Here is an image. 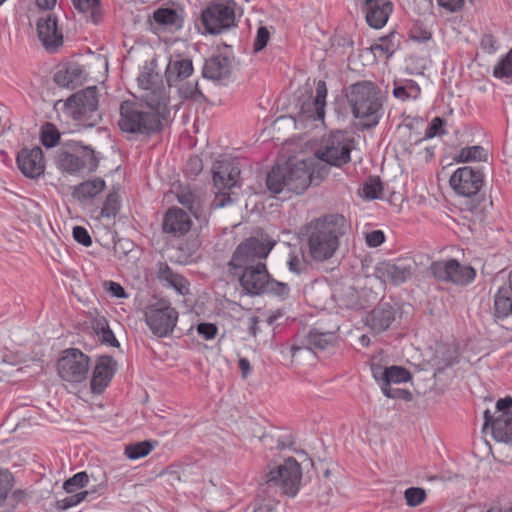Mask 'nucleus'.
<instances>
[{"label": "nucleus", "mask_w": 512, "mask_h": 512, "mask_svg": "<svg viewBox=\"0 0 512 512\" xmlns=\"http://www.w3.org/2000/svg\"><path fill=\"white\" fill-rule=\"evenodd\" d=\"M347 101L362 129L376 127L384 115V97L372 81H359L348 88Z\"/></svg>", "instance_id": "4"}, {"label": "nucleus", "mask_w": 512, "mask_h": 512, "mask_svg": "<svg viewBox=\"0 0 512 512\" xmlns=\"http://www.w3.org/2000/svg\"><path fill=\"white\" fill-rule=\"evenodd\" d=\"M449 183L456 194L472 197L481 190L484 184V174L477 167L463 166L454 171Z\"/></svg>", "instance_id": "16"}, {"label": "nucleus", "mask_w": 512, "mask_h": 512, "mask_svg": "<svg viewBox=\"0 0 512 512\" xmlns=\"http://www.w3.org/2000/svg\"><path fill=\"white\" fill-rule=\"evenodd\" d=\"M71 494L72 495L59 501V507L61 509H68L73 506H76L77 504L81 503L83 500L87 498V493H82V491L79 493Z\"/></svg>", "instance_id": "54"}, {"label": "nucleus", "mask_w": 512, "mask_h": 512, "mask_svg": "<svg viewBox=\"0 0 512 512\" xmlns=\"http://www.w3.org/2000/svg\"><path fill=\"white\" fill-rule=\"evenodd\" d=\"M429 273L439 282L465 286L474 281L475 269L470 265H462L456 259L433 261Z\"/></svg>", "instance_id": "12"}, {"label": "nucleus", "mask_w": 512, "mask_h": 512, "mask_svg": "<svg viewBox=\"0 0 512 512\" xmlns=\"http://www.w3.org/2000/svg\"><path fill=\"white\" fill-rule=\"evenodd\" d=\"M83 69L77 64H68L59 69L54 75V81L58 86L66 88H75L81 83Z\"/></svg>", "instance_id": "30"}, {"label": "nucleus", "mask_w": 512, "mask_h": 512, "mask_svg": "<svg viewBox=\"0 0 512 512\" xmlns=\"http://www.w3.org/2000/svg\"><path fill=\"white\" fill-rule=\"evenodd\" d=\"M481 47L488 53H494L497 50V41L492 34H484L481 38Z\"/></svg>", "instance_id": "57"}, {"label": "nucleus", "mask_w": 512, "mask_h": 512, "mask_svg": "<svg viewBox=\"0 0 512 512\" xmlns=\"http://www.w3.org/2000/svg\"><path fill=\"white\" fill-rule=\"evenodd\" d=\"M396 318V309L389 302H380L366 316V325L375 333L389 329Z\"/></svg>", "instance_id": "24"}, {"label": "nucleus", "mask_w": 512, "mask_h": 512, "mask_svg": "<svg viewBox=\"0 0 512 512\" xmlns=\"http://www.w3.org/2000/svg\"><path fill=\"white\" fill-rule=\"evenodd\" d=\"M90 370V358L80 349L69 348L63 351L57 362L59 377L71 384L85 381Z\"/></svg>", "instance_id": "11"}, {"label": "nucleus", "mask_w": 512, "mask_h": 512, "mask_svg": "<svg viewBox=\"0 0 512 512\" xmlns=\"http://www.w3.org/2000/svg\"><path fill=\"white\" fill-rule=\"evenodd\" d=\"M192 226V220L187 212L178 207H171L163 219V232L180 237L186 234Z\"/></svg>", "instance_id": "25"}, {"label": "nucleus", "mask_w": 512, "mask_h": 512, "mask_svg": "<svg viewBox=\"0 0 512 512\" xmlns=\"http://www.w3.org/2000/svg\"><path fill=\"white\" fill-rule=\"evenodd\" d=\"M235 25V3L232 0H216L201 13L196 23L202 34H219Z\"/></svg>", "instance_id": "8"}, {"label": "nucleus", "mask_w": 512, "mask_h": 512, "mask_svg": "<svg viewBox=\"0 0 512 512\" xmlns=\"http://www.w3.org/2000/svg\"><path fill=\"white\" fill-rule=\"evenodd\" d=\"M489 426L495 440L505 443L512 441V413H502L494 417L490 410L486 409L483 430Z\"/></svg>", "instance_id": "23"}, {"label": "nucleus", "mask_w": 512, "mask_h": 512, "mask_svg": "<svg viewBox=\"0 0 512 512\" xmlns=\"http://www.w3.org/2000/svg\"><path fill=\"white\" fill-rule=\"evenodd\" d=\"M395 38V32H391L386 36H383L379 38L378 43H374L371 46V50L376 52H381L387 56V58H390L393 56V54L397 51L399 48V43L394 41Z\"/></svg>", "instance_id": "36"}, {"label": "nucleus", "mask_w": 512, "mask_h": 512, "mask_svg": "<svg viewBox=\"0 0 512 512\" xmlns=\"http://www.w3.org/2000/svg\"><path fill=\"white\" fill-rule=\"evenodd\" d=\"M274 245V242H264L256 237L245 239L236 247L228 262L230 272L236 274L258 262H265Z\"/></svg>", "instance_id": "9"}, {"label": "nucleus", "mask_w": 512, "mask_h": 512, "mask_svg": "<svg viewBox=\"0 0 512 512\" xmlns=\"http://www.w3.org/2000/svg\"><path fill=\"white\" fill-rule=\"evenodd\" d=\"M512 315L511 286H501L494 294L493 316L495 319H505Z\"/></svg>", "instance_id": "29"}, {"label": "nucleus", "mask_w": 512, "mask_h": 512, "mask_svg": "<svg viewBox=\"0 0 512 512\" xmlns=\"http://www.w3.org/2000/svg\"><path fill=\"white\" fill-rule=\"evenodd\" d=\"M104 188L105 181L101 178H95L75 186L72 194L74 198L80 201H86L100 194Z\"/></svg>", "instance_id": "32"}, {"label": "nucleus", "mask_w": 512, "mask_h": 512, "mask_svg": "<svg viewBox=\"0 0 512 512\" xmlns=\"http://www.w3.org/2000/svg\"><path fill=\"white\" fill-rule=\"evenodd\" d=\"M199 336L205 340H212L218 333V327L214 323L202 322L196 326Z\"/></svg>", "instance_id": "51"}, {"label": "nucleus", "mask_w": 512, "mask_h": 512, "mask_svg": "<svg viewBox=\"0 0 512 512\" xmlns=\"http://www.w3.org/2000/svg\"><path fill=\"white\" fill-rule=\"evenodd\" d=\"M178 202L184 207L188 208L191 214L194 215L196 219H200L201 215L199 212L200 208V199L190 190L183 189L177 193Z\"/></svg>", "instance_id": "35"}, {"label": "nucleus", "mask_w": 512, "mask_h": 512, "mask_svg": "<svg viewBox=\"0 0 512 512\" xmlns=\"http://www.w3.org/2000/svg\"><path fill=\"white\" fill-rule=\"evenodd\" d=\"M438 5L449 12H456L462 8L464 0H437Z\"/></svg>", "instance_id": "60"}, {"label": "nucleus", "mask_w": 512, "mask_h": 512, "mask_svg": "<svg viewBox=\"0 0 512 512\" xmlns=\"http://www.w3.org/2000/svg\"><path fill=\"white\" fill-rule=\"evenodd\" d=\"M301 113L306 116L307 118H310L312 120H324L325 116V109L323 108V113L320 114V111L318 110V106L313 105V100H307L303 102L301 105Z\"/></svg>", "instance_id": "50"}, {"label": "nucleus", "mask_w": 512, "mask_h": 512, "mask_svg": "<svg viewBox=\"0 0 512 512\" xmlns=\"http://www.w3.org/2000/svg\"><path fill=\"white\" fill-rule=\"evenodd\" d=\"M365 15L367 24L374 29L383 28L391 16L394 5L391 0H353Z\"/></svg>", "instance_id": "18"}, {"label": "nucleus", "mask_w": 512, "mask_h": 512, "mask_svg": "<svg viewBox=\"0 0 512 512\" xmlns=\"http://www.w3.org/2000/svg\"><path fill=\"white\" fill-rule=\"evenodd\" d=\"M40 140L46 148L55 147L60 140V132L54 124L46 122L41 126Z\"/></svg>", "instance_id": "38"}, {"label": "nucleus", "mask_w": 512, "mask_h": 512, "mask_svg": "<svg viewBox=\"0 0 512 512\" xmlns=\"http://www.w3.org/2000/svg\"><path fill=\"white\" fill-rule=\"evenodd\" d=\"M73 238L85 247H89L92 244L91 236L87 229L82 226H75L73 228Z\"/></svg>", "instance_id": "56"}, {"label": "nucleus", "mask_w": 512, "mask_h": 512, "mask_svg": "<svg viewBox=\"0 0 512 512\" xmlns=\"http://www.w3.org/2000/svg\"><path fill=\"white\" fill-rule=\"evenodd\" d=\"M179 91L181 95L186 99H193L198 102L206 100V97L199 89L197 82L194 84H186L182 86Z\"/></svg>", "instance_id": "49"}, {"label": "nucleus", "mask_w": 512, "mask_h": 512, "mask_svg": "<svg viewBox=\"0 0 512 512\" xmlns=\"http://www.w3.org/2000/svg\"><path fill=\"white\" fill-rule=\"evenodd\" d=\"M65 106L67 113L83 125L93 126L100 120L95 86L74 93L66 100Z\"/></svg>", "instance_id": "10"}, {"label": "nucleus", "mask_w": 512, "mask_h": 512, "mask_svg": "<svg viewBox=\"0 0 512 512\" xmlns=\"http://www.w3.org/2000/svg\"><path fill=\"white\" fill-rule=\"evenodd\" d=\"M240 173L238 164L233 160L222 159L213 164V184L217 191L211 205L215 209L225 207L234 201L232 190L241 185L239 181Z\"/></svg>", "instance_id": "6"}, {"label": "nucleus", "mask_w": 512, "mask_h": 512, "mask_svg": "<svg viewBox=\"0 0 512 512\" xmlns=\"http://www.w3.org/2000/svg\"><path fill=\"white\" fill-rule=\"evenodd\" d=\"M346 229V220L339 214L311 220L301 230L307 244V255L316 262L329 260L338 250Z\"/></svg>", "instance_id": "3"}, {"label": "nucleus", "mask_w": 512, "mask_h": 512, "mask_svg": "<svg viewBox=\"0 0 512 512\" xmlns=\"http://www.w3.org/2000/svg\"><path fill=\"white\" fill-rule=\"evenodd\" d=\"M409 37L412 41L425 43L431 40V31L421 22H415L409 29Z\"/></svg>", "instance_id": "42"}, {"label": "nucleus", "mask_w": 512, "mask_h": 512, "mask_svg": "<svg viewBox=\"0 0 512 512\" xmlns=\"http://www.w3.org/2000/svg\"><path fill=\"white\" fill-rule=\"evenodd\" d=\"M416 269V263L408 257L382 261L375 267V276L384 283L398 286L407 282Z\"/></svg>", "instance_id": "15"}, {"label": "nucleus", "mask_w": 512, "mask_h": 512, "mask_svg": "<svg viewBox=\"0 0 512 512\" xmlns=\"http://www.w3.org/2000/svg\"><path fill=\"white\" fill-rule=\"evenodd\" d=\"M511 407H512V398L510 396L499 399L496 402V410H497V413H499V414L512 413V411H510Z\"/></svg>", "instance_id": "63"}, {"label": "nucleus", "mask_w": 512, "mask_h": 512, "mask_svg": "<svg viewBox=\"0 0 512 512\" xmlns=\"http://www.w3.org/2000/svg\"><path fill=\"white\" fill-rule=\"evenodd\" d=\"M154 21L164 29L171 32L183 27L184 18L182 11L174 8H158L153 12Z\"/></svg>", "instance_id": "28"}, {"label": "nucleus", "mask_w": 512, "mask_h": 512, "mask_svg": "<svg viewBox=\"0 0 512 512\" xmlns=\"http://www.w3.org/2000/svg\"><path fill=\"white\" fill-rule=\"evenodd\" d=\"M337 342L338 335L335 332H321L317 329H312L307 335L308 346H291V356L295 357L301 351H313L315 353L331 351L335 348Z\"/></svg>", "instance_id": "21"}, {"label": "nucleus", "mask_w": 512, "mask_h": 512, "mask_svg": "<svg viewBox=\"0 0 512 512\" xmlns=\"http://www.w3.org/2000/svg\"><path fill=\"white\" fill-rule=\"evenodd\" d=\"M327 174L328 169L325 166L316 167L312 159H289L272 167L266 176V187L273 195L283 191L300 194L314 181L316 184L321 182Z\"/></svg>", "instance_id": "2"}, {"label": "nucleus", "mask_w": 512, "mask_h": 512, "mask_svg": "<svg viewBox=\"0 0 512 512\" xmlns=\"http://www.w3.org/2000/svg\"><path fill=\"white\" fill-rule=\"evenodd\" d=\"M315 93L316 94L313 99V105L318 106V110L320 111V114H321V113H323V108L325 109L326 97H327V93H328L325 81L319 80L316 83Z\"/></svg>", "instance_id": "48"}, {"label": "nucleus", "mask_w": 512, "mask_h": 512, "mask_svg": "<svg viewBox=\"0 0 512 512\" xmlns=\"http://www.w3.org/2000/svg\"><path fill=\"white\" fill-rule=\"evenodd\" d=\"M269 38H270V33H269L268 29L264 26L259 27L257 30L256 39L254 41V51L259 52L263 48H265L269 41Z\"/></svg>", "instance_id": "53"}, {"label": "nucleus", "mask_w": 512, "mask_h": 512, "mask_svg": "<svg viewBox=\"0 0 512 512\" xmlns=\"http://www.w3.org/2000/svg\"><path fill=\"white\" fill-rule=\"evenodd\" d=\"M454 161L457 163H467L474 161L486 162L487 152L480 145L464 147L454 156Z\"/></svg>", "instance_id": "34"}, {"label": "nucleus", "mask_w": 512, "mask_h": 512, "mask_svg": "<svg viewBox=\"0 0 512 512\" xmlns=\"http://www.w3.org/2000/svg\"><path fill=\"white\" fill-rule=\"evenodd\" d=\"M177 320L178 312L167 301L160 300L146 308L145 321L155 336H168L173 332Z\"/></svg>", "instance_id": "14"}, {"label": "nucleus", "mask_w": 512, "mask_h": 512, "mask_svg": "<svg viewBox=\"0 0 512 512\" xmlns=\"http://www.w3.org/2000/svg\"><path fill=\"white\" fill-rule=\"evenodd\" d=\"M426 491L421 487H409L404 491L406 504L410 507H417L426 500Z\"/></svg>", "instance_id": "46"}, {"label": "nucleus", "mask_w": 512, "mask_h": 512, "mask_svg": "<svg viewBox=\"0 0 512 512\" xmlns=\"http://www.w3.org/2000/svg\"><path fill=\"white\" fill-rule=\"evenodd\" d=\"M56 163L60 170L68 173L93 172L98 167V159L94 151L88 147H84L76 153L60 152Z\"/></svg>", "instance_id": "17"}, {"label": "nucleus", "mask_w": 512, "mask_h": 512, "mask_svg": "<svg viewBox=\"0 0 512 512\" xmlns=\"http://www.w3.org/2000/svg\"><path fill=\"white\" fill-rule=\"evenodd\" d=\"M38 38L46 50L55 52L63 44V34L58 28V21L54 14L45 13L37 23Z\"/></svg>", "instance_id": "19"}, {"label": "nucleus", "mask_w": 512, "mask_h": 512, "mask_svg": "<svg viewBox=\"0 0 512 512\" xmlns=\"http://www.w3.org/2000/svg\"><path fill=\"white\" fill-rule=\"evenodd\" d=\"M12 485L7 475L0 474V504L6 499Z\"/></svg>", "instance_id": "62"}, {"label": "nucleus", "mask_w": 512, "mask_h": 512, "mask_svg": "<svg viewBox=\"0 0 512 512\" xmlns=\"http://www.w3.org/2000/svg\"><path fill=\"white\" fill-rule=\"evenodd\" d=\"M120 209V200L117 192H110L103 204L101 215L103 217H115Z\"/></svg>", "instance_id": "43"}, {"label": "nucleus", "mask_w": 512, "mask_h": 512, "mask_svg": "<svg viewBox=\"0 0 512 512\" xmlns=\"http://www.w3.org/2000/svg\"><path fill=\"white\" fill-rule=\"evenodd\" d=\"M153 449V442L149 440L129 444L125 447V455L132 460L147 456Z\"/></svg>", "instance_id": "39"}, {"label": "nucleus", "mask_w": 512, "mask_h": 512, "mask_svg": "<svg viewBox=\"0 0 512 512\" xmlns=\"http://www.w3.org/2000/svg\"><path fill=\"white\" fill-rule=\"evenodd\" d=\"M493 75L496 78H509L512 76V48L494 66Z\"/></svg>", "instance_id": "40"}, {"label": "nucleus", "mask_w": 512, "mask_h": 512, "mask_svg": "<svg viewBox=\"0 0 512 512\" xmlns=\"http://www.w3.org/2000/svg\"><path fill=\"white\" fill-rule=\"evenodd\" d=\"M445 124V119L441 117L433 118L425 130L424 139H431L436 136L447 134V132L444 129Z\"/></svg>", "instance_id": "47"}, {"label": "nucleus", "mask_w": 512, "mask_h": 512, "mask_svg": "<svg viewBox=\"0 0 512 512\" xmlns=\"http://www.w3.org/2000/svg\"><path fill=\"white\" fill-rule=\"evenodd\" d=\"M354 139L347 132L336 130L322 137L315 156L322 162L342 167L351 161Z\"/></svg>", "instance_id": "7"}, {"label": "nucleus", "mask_w": 512, "mask_h": 512, "mask_svg": "<svg viewBox=\"0 0 512 512\" xmlns=\"http://www.w3.org/2000/svg\"><path fill=\"white\" fill-rule=\"evenodd\" d=\"M203 170L202 159L198 156H192L188 159L186 164V173L189 176L196 177Z\"/></svg>", "instance_id": "55"}, {"label": "nucleus", "mask_w": 512, "mask_h": 512, "mask_svg": "<svg viewBox=\"0 0 512 512\" xmlns=\"http://www.w3.org/2000/svg\"><path fill=\"white\" fill-rule=\"evenodd\" d=\"M419 93L420 88L413 80L408 81L404 86H395L393 89L394 97L402 101H405L410 97L416 98Z\"/></svg>", "instance_id": "45"}, {"label": "nucleus", "mask_w": 512, "mask_h": 512, "mask_svg": "<svg viewBox=\"0 0 512 512\" xmlns=\"http://www.w3.org/2000/svg\"><path fill=\"white\" fill-rule=\"evenodd\" d=\"M16 162L20 171L28 178L35 179L44 173L45 161L39 146L21 149Z\"/></svg>", "instance_id": "20"}, {"label": "nucleus", "mask_w": 512, "mask_h": 512, "mask_svg": "<svg viewBox=\"0 0 512 512\" xmlns=\"http://www.w3.org/2000/svg\"><path fill=\"white\" fill-rule=\"evenodd\" d=\"M192 60L181 55L171 56L166 67L165 77L168 85L176 86L193 74Z\"/></svg>", "instance_id": "26"}, {"label": "nucleus", "mask_w": 512, "mask_h": 512, "mask_svg": "<svg viewBox=\"0 0 512 512\" xmlns=\"http://www.w3.org/2000/svg\"><path fill=\"white\" fill-rule=\"evenodd\" d=\"M98 336L102 343L108 344L112 347H119V342L116 339V337H115L113 331L110 329V327L106 328Z\"/></svg>", "instance_id": "61"}, {"label": "nucleus", "mask_w": 512, "mask_h": 512, "mask_svg": "<svg viewBox=\"0 0 512 512\" xmlns=\"http://www.w3.org/2000/svg\"><path fill=\"white\" fill-rule=\"evenodd\" d=\"M366 245L370 248H376L384 243L385 234L382 230H373L365 234Z\"/></svg>", "instance_id": "52"}, {"label": "nucleus", "mask_w": 512, "mask_h": 512, "mask_svg": "<svg viewBox=\"0 0 512 512\" xmlns=\"http://www.w3.org/2000/svg\"><path fill=\"white\" fill-rule=\"evenodd\" d=\"M232 72V61L230 57L217 54L206 59L202 76L206 79L214 81H222L228 79Z\"/></svg>", "instance_id": "27"}, {"label": "nucleus", "mask_w": 512, "mask_h": 512, "mask_svg": "<svg viewBox=\"0 0 512 512\" xmlns=\"http://www.w3.org/2000/svg\"><path fill=\"white\" fill-rule=\"evenodd\" d=\"M75 9L81 13H89L88 19L98 24L103 19V11L100 0H72Z\"/></svg>", "instance_id": "33"}, {"label": "nucleus", "mask_w": 512, "mask_h": 512, "mask_svg": "<svg viewBox=\"0 0 512 512\" xmlns=\"http://www.w3.org/2000/svg\"><path fill=\"white\" fill-rule=\"evenodd\" d=\"M116 361L113 357L104 355L97 359L90 381L93 394H101L109 385L116 372Z\"/></svg>", "instance_id": "22"}, {"label": "nucleus", "mask_w": 512, "mask_h": 512, "mask_svg": "<svg viewBox=\"0 0 512 512\" xmlns=\"http://www.w3.org/2000/svg\"><path fill=\"white\" fill-rule=\"evenodd\" d=\"M110 294L116 298H126L128 295L125 289L117 282L108 281L105 283Z\"/></svg>", "instance_id": "59"}, {"label": "nucleus", "mask_w": 512, "mask_h": 512, "mask_svg": "<svg viewBox=\"0 0 512 512\" xmlns=\"http://www.w3.org/2000/svg\"><path fill=\"white\" fill-rule=\"evenodd\" d=\"M162 475L166 477V481L171 485H175L182 480L180 472L173 468H167Z\"/></svg>", "instance_id": "64"}, {"label": "nucleus", "mask_w": 512, "mask_h": 512, "mask_svg": "<svg viewBox=\"0 0 512 512\" xmlns=\"http://www.w3.org/2000/svg\"><path fill=\"white\" fill-rule=\"evenodd\" d=\"M383 185L381 180L370 178L362 187V195L367 199H379L382 196Z\"/></svg>", "instance_id": "44"}, {"label": "nucleus", "mask_w": 512, "mask_h": 512, "mask_svg": "<svg viewBox=\"0 0 512 512\" xmlns=\"http://www.w3.org/2000/svg\"><path fill=\"white\" fill-rule=\"evenodd\" d=\"M384 375L387 376V379L385 383H381V386L405 383L411 379V374L406 368L395 365L387 367Z\"/></svg>", "instance_id": "37"}, {"label": "nucleus", "mask_w": 512, "mask_h": 512, "mask_svg": "<svg viewBox=\"0 0 512 512\" xmlns=\"http://www.w3.org/2000/svg\"><path fill=\"white\" fill-rule=\"evenodd\" d=\"M89 483V476L85 471L78 472L71 478L67 479L63 484V489L67 493H75L76 490L87 486Z\"/></svg>", "instance_id": "41"}, {"label": "nucleus", "mask_w": 512, "mask_h": 512, "mask_svg": "<svg viewBox=\"0 0 512 512\" xmlns=\"http://www.w3.org/2000/svg\"><path fill=\"white\" fill-rule=\"evenodd\" d=\"M168 102V97L162 89L148 91L141 102L123 101L119 107V129L128 134L130 140L160 133L163 121L170 115Z\"/></svg>", "instance_id": "1"}, {"label": "nucleus", "mask_w": 512, "mask_h": 512, "mask_svg": "<svg viewBox=\"0 0 512 512\" xmlns=\"http://www.w3.org/2000/svg\"><path fill=\"white\" fill-rule=\"evenodd\" d=\"M158 278L161 281H166L180 295L189 292L188 281L182 275L175 273L167 264H160Z\"/></svg>", "instance_id": "31"}, {"label": "nucleus", "mask_w": 512, "mask_h": 512, "mask_svg": "<svg viewBox=\"0 0 512 512\" xmlns=\"http://www.w3.org/2000/svg\"><path fill=\"white\" fill-rule=\"evenodd\" d=\"M235 275L238 276L243 292L248 296L269 295L282 301L290 296L289 285L274 279L268 272L265 262H258L257 265L250 266Z\"/></svg>", "instance_id": "5"}, {"label": "nucleus", "mask_w": 512, "mask_h": 512, "mask_svg": "<svg viewBox=\"0 0 512 512\" xmlns=\"http://www.w3.org/2000/svg\"><path fill=\"white\" fill-rule=\"evenodd\" d=\"M106 491V484L104 482H100L99 484L91 487L88 490L82 491V493H87V498L89 501H93L97 499L99 496L103 495Z\"/></svg>", "instance_id": "58"}, {"label": "nucleus", "mask_w": 512, "mask_h": 512, "mask_svg": "<svg viewBox=\"0 0 512 512\" xmlns=\"http://www.w3.org/2000/svg\"><path fill=\"white\" fill-rule=\"evenodd\" d=\"M302 469L293 457L287 458L282 464L270 470L267 474V484L278 486L283 493L295 496L299 491Z\"/></svg>", "instance_id": "13"}]
</instances>
